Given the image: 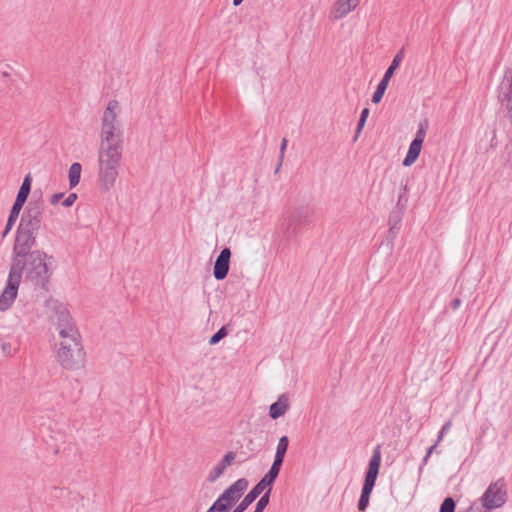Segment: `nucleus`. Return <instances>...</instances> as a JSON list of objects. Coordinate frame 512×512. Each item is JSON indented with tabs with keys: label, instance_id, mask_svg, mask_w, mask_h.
<instances>
[{
	"label": "nucleus",
	"instance_id": "nucleus-1",
	"mask_svg": "<svg viewBox=\"0 0 512 512\" xmlns=\"http://www.w3.org/2000/svg\"><path fill=\"white\" fill-rule=\"evenodd\" d=\"M44 309L54 331V344L81 339L80 333L65 303L55 298H49L45 301Z\"/></svg>",
	"mask_w": 512,
	"mask_h": 512
},
{
	"label": "nucleus",
	"instance_id": "nucleus-2",
	"mask_svg": "<svg viewBox=\"0 0 512 512\" xmlns=\"http://www.w3.org/2000/svg\"><path fill=\"white\" fill-rule=\"evenodd\" d=\"M50 259L51 257L45 252L34 250L26 258H13L10 272L18 267L17 274L20 282L24 273L27 281L35 286L45 288L51 277L50 263L48 262Z\"/></svg>",
	"mask_w": 512,
	"mask_h": 512
},
{
	"label": "nucleus",
	"instance_id": "nucleus-3",
	"mask_svg": "<svg viewBox=\"0 0 512 512\" xmlns=\"http://www.w3.org/2000/svg\"><path fill=\"white\" fill-rule=\"evenodd\" d=\"M121 158V147H99L97 182L101 192H109L114 188L119 176Z\"/></svg>",
	"mask_w": 512,
	"mask_h": 512
},
{
	"label": "nucleus",
	"instance_id": "nucleus-4",
	"mask_svg": "<svg viewBox=\"0 0 512 512\" xmlns=\"http://www.w3.org/2000/svg\"><path fill=\"white\" fill-rule=\"evenodd\" d=\"M120 114V102L116 99L109 100L101 116L100 146L121 147L122 130L119 119Z\"/></svg>",
	"mask_w": 512,
	"mask_h": 512
},
{
	"label": "nucleus",
	"instance_id": "nucleus-5",
	"mask_svg": "<svg viewBox=\"0 0 512 512\" xmlns=\"http://www.w3.org/2000/svg\"><path fill=\"white\" fill-rule=\"evenodd\" d=\"M57 363L65 370L77 371L85 366V356L81 339L54 344Z\"/></svg>",
	"mask_w": 512,
	"mask_h": 512
},
{
	"label": "nucleus",
	"instance_id": "nucleus-6",
	"mask_svg": "<svg viewBox=\"0 0 512 512\" xmlns=\"http://www.w3.org/2000/svg\"><path fill=\"white\" fill-rule=\"evenodd\" d=\"M248 487V481L240 478L230 485L206 512H229Z\"/></svg>",
	"mask_w": 512,
	"mask_h": 512
},
{
	"label": "nucleus",
	"instance_id": "nucleus-7",
	"mask_svg": "<svg viewBox=\"0 0 512 512\" xmlns=\"http://www.w3.org/2000/svg\"><path fill=\"white\" fill-rule=\"evenodd\" d=\"M381 464V452L380 447L377 446L373 451L372 457L369 461L368 470L365 475L364 484L360 499L358 501V509L364 511L369 503L371 492L374 488L379 469Z\"/></svg>",
	"mask_w": 512,
	"mask_h": 512
},
{
	"label": "nucleus",
	"instance_id": "nucleus-8",
	"mask_svg": "<svg viewBox=\"0 0 512 512\" xmlns=\"http://www.w3.org/2000/svg\"><path fill=\"white\" fill-rule=\"evenodd\" d=\"M507 501V488L504 479L492 482L480 497L481 505L485 510H494L502 507Z\"/></svg>",
	"mask_w": 512,
	"mask_h": 512
},
{
	"label": "nucleus",
	"instance_id": "nucleus-9",
	"mask_svg": "<svg viewBox=\"0 0 512 512\" xmlns=\"http://www.w3.org/2000/svg\"><path fill=\"white\" fill-rule=\"evenodd\" d=\"M497 99L512 126V67L506 69L497 87Z\"/></svg>",
	"mask_w": 512,
	"mask_h": 512
},
{
	"label": "nucleus",
	"instance_id": "nucleus-10",
	"mask_svg": "<svg viewBox=\"0 0 512 512\" xmlns=\"http://www.w3.org/2000/svg\"><path fill=\"white\" fill-rule=\"evenodd\" d=\"M18 267L14 268L13 272H9L8 280L4 290L0 295V311H7L12 304L14 303L18 288L20 285L19 276H18Z\"/></svg>",
	"mask_w": 512,
	"mask_h": 512
},
{
	"label": "nucleus",
	"instance_id": "nucleus-11",
	"mask_svg": "<svg viewBox=\"0 0 512 512\" xmlns=\"http://www.w3.org/2000/svg\"><path fill=\"white\" fill-rule=\"evenodd\" d=\"M42 221V212L39 208L27 209L20 220L18 230L36 235Z\"/></svg>",
	"mask_w": 512,
	"mask_h": 512
},
{
	"label": "nucleus",
	"instance_id": "nucleus-12",
	"mask_svg": "<svg viewBox=\"0 0 512 512\" xmlns=\"http://www.w3.org/2000/svg\"><path fill=\"white\" fill-rule=\"evenodd\" d=\"M35 244V235L17 230V235L13 247V258H26L32 251Z\"/></svg>",
	"mask_w": 512,
	"mask_h": 512
},
{
	"label": "nucleus",
	"instance_id": "nucleus-13",
	"mask_svg": "<svg viewBox=\"0 0 512 512\" xmlns=\"http://www.w3.org/2000/svg\"><path fill=\"white\" fill-rule=\"evenodd\" d=\"M360 3V0H337L329 14L332 20H339L344 18L352 12Z\"/></svg>",
	"mask_w": 512,
	"mask_h": 512
},
{
	"label": "nucleus",
	"instance_id": "nucleus-14",
	"mask_svg": "<svg viewBox=\"0 0 512 512\" xmlns=\"http://www.w3.org/2000/svg\"><path fill=\"white\" fill-rule=\"evenodd\" d=\"M230 257L231 251L229 248H224L220 252L214 264L213 275L215 279L223 280L227 276L229 272Z\"/></svg>",
	"mask_w": 512,
	"mask_h": 512
},
{
	"label": "nucleus",
	"instance_id": "nucleus-15",
	"mask_svg": "<svg viewBox=\"0 0 512 512\" xmlns=\"http://www.w3.org/2000/svg\"><path fill=\"white\" fill-rule=\"evenodd\" d=\"M235 457L236 455L232 451L226 453L223 459L219 463H217L213 467V469H211V471L208 474L207 480L209 482H215L224 473L226 468L233 463Z\"/></svg>",
	"mask_w": 512,
	"mask_h": 512
},
{
	"label": "nucleus",
	"instance_id": "nucleus-16",
	"mask_svg": "<svg viewBox=\"0 0 512 512\" xmlns=\"http://www.w3.org/2000/svg\"><path fill=\"white\" fill-rule=\"evenodd\" d=\"M264 490L267 487L259 481L232 512H244Z\"/></svg>",
	"mask_w": 512,
	"mask_h": 512
},
{
	"label": "nucleus",
	"instance_id": "nucleus-17",
	"mask_svg": "<svg viewBox=\"0 0 512 512\" xmlns=\"http://www.w3.org/2000/svg\"><path fill=\"white\" fill-rule=\"evenodd\" d=\"M289 409V399L286 394H281L277 401L271 404L269 409V416L272 419H278L283 416Z\"/></svg>",
	"mask_w": 512,
	"mask_h": 512
},
{
	"label": "nucleus",
	"instance_id": "nucleus-18",
	"mask_svg": "<svg viewBox=\"0 0 512 512\" xmlns=\"http://www.w3.org/2000/svg\"><path fill=\"white\" fill-rule=\"evenodd\" d=\"M282 464H283V462L277 461L276 459H274L269 471L260 480V482L267 487L268 491H271L272 485L279 475L280 468H281Z\"/></svg>",
	"mask_w": 512,
	"mask_h": 512
},
{
	"label": "nucleus",
	"instance_id": "nucleus-19",
	"mask_svg": "<svg viewBox=\"0 0 512 512\" xmlns=\"http://www.w3.org/2000/svg\"><path fill=\"white\" fill-rule=\"evenodd\" d=\"M422 150V144L418 141H412L409 145L408 152L402 162L403 166L409 167L416 162Z\"/></svg>",
	"mask_w": 512,
	"mask_h": 512
},
{
	"label": "nucleus",
	"instance_id": "nucleus-20",
	"mask_svg": "<svg viewBox=\"0 0 512 512\" xmlns=\"http://www.w3.org/2000/svg\"><path fill=\"white\" fill-rule=\"evenodd\" d=\"M23 205H24L23 202H19V201L15 200V202L12 206V209L10 211V215H9L7 223H6V227L2 233L3 237H5L11 230L12 226L14 225L15 221L17 220V218L19 216V213H20Z\"/></svg>",
	"mask_w": 512,
	"mask_h": 512
},
{
	"label": "nucleus",
	"instance_id": "nucleus-21",
	"mask_svg": "<svg viewBox=\"0 0 512 512\" xmlns=\"http://www.w3.org/2000/svg\"><path fill=\"white\" fill-rule=\"evenodd\" d=\"M81 173H82V166L80 163L74 162L70 165L69 170H68V181H69L70 189L75 188L79 184L80 178H81Z\"/></svg>",
	"mask_w": 512,
	"mask_h": 512
},
{
	"label": "nucleus",
	"instance_id": "nucleus-22",
	"mask_svg": "<svg viewBox=\"0 0 512 512\" xmlns=\"http://www.w3.org/2000/svg\"><path fill=\"white\" fill-rule=\"evenodd\" d=\"M31 176L28 174L23 182H22V185L18 191V194H17V197H16V200L19 201V202H23L25 203L28 196H29V193H30V190H31Z\"/></svg>",
	"mask_w": 512,
	"mask_h": 512
},
{
	"label": "nucleus",
	"instance_id": "nucleus-23",
	"mask_svg": "<svg viewBox=\"0 0 512 512\" xmlns=\"http://www.w3.org/2000/svg\"><path fill=\"white\" fill-rule=\"evenodd\" d=\"M288 446H289V439H288V437L287 436H282L279 439V441H278L274 459H276L277 461L283 462L285 454H286L287 449H288Z\"/></svg>",
	"mask_w": 512,
	"mask_h": 512
},
{
	"label": "nucleus",
	"instance_id": "nucleus-24",
	"mask_svg": "<svg viewBox=\"0 0 512 512\" xmlns=\"http://www.w3.org/2000/svg\"><path fill=\"white\" fill-rule=\"evenodd\" d=\"M389 81L387 78H382L381 81L379 82L377 88H376V91L374 92L373 96H372V102L377 104L381 101L386 89H387V86L389 84Z\"/></svg>",
	"mask_w": 512,
	"mask_h": 512
},
{
	"label": "nucleus",
	"instance_id": "nucleus-25",
	"mask_svg": "<svg viewBox=\"0 0 512 512\" xmlns=\"http://www.w3.org/2000/svg\"><path fill=\"white\" fill-rule=\"evenodd\" d=\"M402 58H403L402 52H399L395 55L390 66L385 71L383 78H387L388 80H390L392 78L395 70L399 67V65L401 63Z\"/></svg>",
	"mask_w": 512,
	"mask_h": 512
},
{
	"label": "nucleus",
	"instance_id": "nucleus-26",
	"mask_svg": "<svg viewBox=\"0 0 512 512\" xmlns=\"http://www.w3.org/2000/svg\"><path fill=\"white\" fill-rule=\"evenodd\" d=\"M427 129H428V122L425 120V121H422L419 123L418 125V129L416 131V135H415V138H414V142H419L420 144L423 145V142L425 140V137H426V132H427Z\"/></svg>",
	"mask_w": 512,
	"mask_h": 512
},
{
	"label": "nucleus",
	"instance_id": "nucleus-27",
	"mask_svg": "<svg viewBox=\"0 0 512 512\" xmlns=\"http://www.w3.org/2000/svg\"><path fill=\"white\" fill-rule=\"evenodd\" d=\"M368 115H369V109L368 108H364L361 111L360 118H359V121H358V124H357L356 134H355V137H354L355 140L357 139V137L361 133V131H362L364 125H365V122L367 120Z\"/></svg>",
	"mask_w": 512,
	"mask_h": 512
},
{
	"label": "nucleus",
	"instance_id": "nucleus-28",
	"mask_svg": "<svg viewBox=\"0 0 512 512\" xmlns=\"http://www.w3.org/2000/svg\"><path fill=\"white\" fill-rule=\"evenodd\" d=\"M270 492L266 491L264 495L261 496V498L258 500L254 512H263V510L267 507L269 504V498H270Z\"/></svg>",
	"mask_w": 512,
	"mask_h": 512
},
{
	"label": "nucleus",
	"instance_id": "nucleus-29",
	"mask_svg": "<svg viewBox=\"0 0 512 512\" xmlns=\"http://www.w3.org/2000/svg\"><path fill=\"white\" fill-rule=\"evenodd\" d=\"M228 335V331L225 326L221 327L210 339V345H216L221 339Z\"/></svg>",
	"mask_w": 512,
	"mask_h": 512
},
{
	"label": "nucleus",
	"instance_id": "nucleus-30",
	"mask_svg": "<svg viewBox=\"0 0 512 512\" xmlns=\"http://www.w3.org/2000/svg\"><path fill=\"white\" fill-rule=\"evenodd\" d=\"M455 501L451 497H447L441 504L439 512H454Z\"/></svg>",
	"mask_w": 512,
	"mask_h": 512
},
{
	"label": "nucleus",
	"instance_id": "nucleus-31",
	"mask_svg": "<svg viewBox=\"0 0 512 512\" xmlns=\"http://www.w3.org/2000/svg\"><path fill=\"white\" fill-rule=\"evenodd\" d=\"M438 445H439V443H437V442L435 441V443H434L431 447H429V448L427 449L426 454H425V456L423 457L422 462H421V465H420V467H419V471H420V472L423 470V467H424L425 465H427V463H428V460H429L430 456L432 455V453H433V452H435V450H436V448H437V446H438Z\"/></svg>",
	"mask_w": 512,
	"mask_h": 512
},
{
	"label": "nucleus",
	"instance_id": "nucleus-32",
	"mask_svg": "<svg viewBox=\"0 0 512 512\" xmlns=\"http://www.w3.org/2000/svg\"><path fill=\"white\" fill-rule=\"evenodd\" d=\"M452 427V421L451 420H448L446 421L443 426L441 427L439 433H438V436H437V439H436V442L437 443H440L444 436L449 432V430L451 429Z\"/></svg>",
	"mask_w": 512,
	"mask_h": 512
},
{
	"label": "nucleus",
	"instance_id": "nucleus-33",
	"mask_svg": "<svg viewBox=\"0 0 512 512\" xmlns=\"http://www.w3.org/2000/svg\"><path fill=\"white\" fill-rule=\"evenodd\" d=\"M77 199V194L76 193H71L67 196V198L62 202V205L64 207H70L72 206L75 201Z\"/></svg>",
	"mask_w": 512,
	"mask_h": 512
},
{
	"label": "nucleus",
	"instance_id": "nucleus-34",
	"mask_svg": "<svg viewBox=\"0 0 512 512\" xmlns=\"http://www.w3.org/2000/svg\"><path fill=\"white\" fill-rule=\"evenodd\" d=\"M287 139L286 138H283L282 139V142H281V145H280V155H279V165H281L283 159H284V154H285V150H286V147H287Z\"/></svg>",
	"mask_w": 512,
	"mask_h": 512
},
{
	"label": "nucleus",
	"instance_id": "nucleus-35",
	"mask_svg": "<svg viewBox=\"0 0 512 512\" xmlns=\"http://www.w3.org/2000/svg\"><path fill=\"white\" fill-rule=\"evenodd\" d=\"M1 347L5 354L13 355L15 352V349H13L9 343H2Z\"/></svg>",
	"mask_w": 512,
	"mask_h": 512
},
{
	"label": "nucleus",
	"instance_id": "nucleus-36",
	"mask_svg": "<svg viewBox=\"0 0 512 512\" xmlns=\"http://www.w3.org/2000/svg\"><path fill=\"white\" fill-rule=\"evenodd\" d=\"M63 197V193H56V194H53L50 198V203L52 205H56L60 199Z\"/></svg>",
	"mask_w": 512,
	"mask_h": 512
},
{
	"label": "nucleus",
	"instance_id": "nucleus-37",
	"mask_svg": "<svg viewBox=\"0 0 512 512\" xmlns=\"http://www.w3.org/2000/svg\"><path fill=\"white\" fill-rule=\"evenodd\" d=\"M466 512H486V510L483 506L479 507L476 504H472Z\"/></svg>",
	"mask_w": 512,
	"mask_h": 512
},
{
	"label": "nucleus",
	"instance_id": "nucleus-38",
	"mask_svg": "<svg viewBox=\"0 0 512 512\" xmlns=\"http://www.w3.org/2000/svg\"><path fill=\"white\" fill-rule=\"evenodd\" d=\"M461 305V299L460 298H455L452 303H451V307L453 310H457Z\"/></svg>",
	"mask_w": 512,
	"mask_h": 512
},
{
	"label": "nucleus",
	"instance_id": "nucleus-39",
	"mask_svg": "<svg viewBox=\"0 0 512 512\" xmlns=\"http://www.w3.org/2000/svg\"><path fill=\"white\" fill-rule=\"evenodd\" d=\"M242 2H243V0H233V4H234L235 6L240 5Z\"/></svg>",
	"mask_w": 512,
	"mask_h": 512
}]
</instances>
